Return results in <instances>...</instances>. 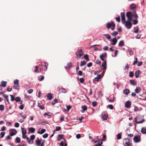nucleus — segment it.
<instances>
[{
  "label": "nucleus",
  "instance_id": "obj_1",
  "mask_svg": "<svg viewBox=\"0 0 146 146\" xmlns=\"http://www.w3.org/2000/svg\"><path fill=\"white\" fill-rule=\"evenodd\" d=\"M123 144L124 146H131V140L129 138H125L123 140Z\"/></svg>",
  "mask_w": 146,
  "mask_h": 146
},
{
  "label": "nucleus",
  "instance_id": "obj_2",
  "mask_svg": "<svg viewBox=\"0 0 146 146\" xmlns=\"http://www.w3.org/2000/svg\"><path fill=\"white\" fill-rule=\"evenodd\" d=\"M40 65L41 67L40 68H41L44 71L46 70L47 67L46 62H41Z\"/></svg>",
  "mask_w": 146,
  "mask_h": 146
},
{
  "label": "nucleus",
  "instance_id": "obj_3",
  "mask_svg": "<svg viewBox=\"0 0 146 146\" xmlns=\"http://www.w3.org/2000/svg\"><path fill=\"white\" fill-rule=\"evenodd\" d=\"M142 117L140 116H138L135 118V121L137 123H142L144 121V119H142Z\"/></svg>",
  "mask_w": 146,
  "mask_h": 146
},
{
  "label": "nucleus",
  "instance_id": "obj_4",
  "mask_svg": "<svg viewBox=\"0 0 146 146\" xmlns=\"http://www.w3.org/2000/svg\"><path fill=\"white\" fill-rule=\"evenodd\" d=\"M131 21H125V26L127 29H130L132 26L131 23L130 22Z\"/></svg>",
  "mask_w": 146,
  "mask_h": 146
},
{
  "label": "nucleus",
  "instance_id": "obj_5",
  "mask_svg": "<svg viewBox=\"0 0 146 146\" xmlns=\"http://www.w3.org/2000/svg\"><path fill=\"white\" fill-rule=\"evenodd\" d=\"M9 134L11 136H13L15 135L17 133V130L14 129H11L9 130Z\"/></svg>",
  "mask_w": 146,
  "mask_h": 146
},
{
  "label": "nucleus",
  "instance_id": "obj_6",
  "mask_svg": "<svg viewBox=\"0 0 146 146\" xmlns=\"http://www.w3.org/2000/svg\"><path fill=\"white\" fill-rule=\"evenodd\" d=\"M131 14L132 13L130 12H127L126 13V16L127 17L128 21H132V20Z\"/></svg>",
  "mask_w": 146,
  "mask_h": 146
},
{
  "label": "nucleus",
  "instance_id": "obj_7",
  "mask_svg": "<svg viewBox=\"0 0 146 146\" xmlns=\"http://www.w3.org/2000/svg\"><path fill=\"white\" fill-rule=\"evenodd\" d=\"M83 52L82 49L78 50L76 52V56L79 58H80L83 55Z\"/></svg>",
  "mask_w": 146,
  "mask_h": 146
},
{
  "label": "nucleus",
  "instance_id": "obj_8",
  "mask_svg": "<svg viewBox=\"0 0 146 146\" xmlns=\"http://www.w3.org/2000/svg\"><path fill=\"white\" fill-rule=\"evenodd\" d=\"M135 143L139 142L141 141V137L140 136H135L133 139Z\"/></svg>",
  "mask_w": 146,
  "mask_h": 146
},
{
  "label": "nucleus",
  "instance_id": "obj_9",
  "mask_svg": "<svg viewBox=\"0 0 146 146\" xmlns=\"http://www.w3.org/2000/svg\"><path fill=\"white\" fill-rule=\"evenodd\" d=\"M121 21L123 24H124L125 22V17L124 12H122L121 13Z\"/></svg>",
  "mask_w": 146,
  "mask_h": 146
},
{
  "label": "nucleus",
  "instance_id": "obj_10",
  "mask_svg": "<svg viewBox=\"0 0 146 146\" xmlns=\"http://www.w3.org/2000/svg\"><path fill=\"white\" fill-rule=\"evenodd\" d=\"M125 108H129L131 107V102L129 101H127L125 103Z\"/></svg>",
  "mask_w": 146,
  "mask_h": 146
},
{
  "label": "nucleus",
  "instance_id": "obj_11",
  "mask_svg": "<svg viewBox=\"0 0 146 146\" xmlns=\"http://www.w3.org/2000/svg\"><path fill=\"white\" fill-rule=\"evenodd\" d=\"M7 82H5L4 81H2L1 82V84L0 85V88L2 87H5L6 86V84Z\"/></svg>",
  "mask_w": 146,
  "mask_h": 146
},
{
  "label": "nucleus",
  "instance_id": "obj_12",
  "mask_svg": "<svg viewBox=\"0 0 146 146\" xmlns=\"http://www.w3.org/2000/svg\"><path fill=\"white\" fill-rule=\"evenodd\" d=\"M111 41L112 43H111V44L112 45H115L117 42V39L115 38H113L112 39Z\"/></svg>",
  "mask_w": 146,
  "mask_h": 146
},
{
  "label": "nucleus",
  "instance_id": "obj_13",
  "mask_svg": "<svg viewBox=\"0 0 146 146\" xmlns=\"http://www.w3.org/2000/svg\"><path fill=\"white\" fill-rule=\"evenodd\" d=\"M58 91L60 93H65L66 92V90L63 88H61L59 89Z\"/></svg>",
  "mask_w": 146,
  "mask_h": 146
},
{
  "label": "nucleus",
  "instance_id": "obj_14",
  "mask_svg": "<svg viewBox=\"0 0 146 146\" xmlns=\"http://www.w3.org/2000/svg\"><path fill=\"white\" fill-rule=\"evenodd\" d=\"M140 71L139 70L136 71L135 72V76L136 78H137L140 74Z\"/></svg>",
  "mask_w": 146,
  "mask_h": 146
},
{
  "label": "nucleus",
  "instance_id": "obj_15",
  "mask_svg": "<svg viewBox=\"0 0 146 146\" xmlns=\"http://www.w3.org/2000/svg\"><path fill=\"white\" fill-rule=\"evenodd\" d=\"M131 16L132 17H133L135 19H137L138 18V17L136 13V12L135 11H134L132 13Z\"/></svg>",
  "mask_w": 146,
  "mask_h": 146
},
{
  "label": "nucleus",
  "instance_id": "obj_16",
  "mask_svg": "<svg viewBox=\"0 0 146 146\" xmlns=\"http://www.w3.org/2000/svg\"><path fill=\"white\" fill-rule=\"evenodd\" d=\"M106 61H104V62L102 63V66L103 67V69H105L106 68Z\"/></svg>",
  "mask_w": 146,
  "mask_h": 146
},
{
  "label": "nucleus",
  "instance_id": "obj_17",
  "mask_svg": "<svg viewBox=\"0 0 146 146\" xmlns=\"http://www.w3.org/2000/svg\"><path fill=\"white\" fill-rule=\"evenodd\" d=\"M82 111L81 112L82 113L84 112V111H86L87 109V107L85 105H84L82 106Z\"/></svg>",
  "mask_w": 146,
  "mask_h": 146
},
{
  "label": "nucleus",
  "instance_id": "obj_18",
  "mask_svg": "<svg viewBox=\"0 0 146 146\" xmlns=\"http://www.w3.org/2000/svg\"><path fill=\"white\" fill-rule=\"evenodd\" d=\"M130 9L132 10H135L136 9L135 5L134 4H132L130 6Z\"/></svg>",
  "mask_w": 146,
  "mask_h": 146
},
{
  "label": "nucleus",
  "instance_id": "obj_19",
  "mask_svg": "<svg viewBox=\"0 0 146 146\" xmlns=\"http://www.w3.org/2000/svg\"><path fill=\"white\" fill-rule=\"evenodd\" d=\"M47 97L49 100H51L53 98L52 95L51 93L48 94L47 95Z\"/></svg>",
  "mask_w": 146,
  "mask_h": 146
},
{
  "label": "nucleus",
  "instance_id": "obj_20",
  "mask_svg": "<svg viewBox=\"0 0 146 146\" xmlns=\"http://www.w3.org/2000/svg\"><path fill=\"white\" fill-rule=\"evenodd\" d=\"M104 36L105 38L108 40H110L111 39V36L108 34H104Z\"/></svg>",
  "mask_w": 146,
  "mask_h": 146
},
{
  "label": "nucleus",
  "instance_id": "obj_21",
  "mask_svg": "<svg viewBox=\"0 0 146 146\" xmlns=\"http://www.w3.org/2000/svg\"><path fill=\"white\" fill-rule=\"evenodd\" d=\"M29 132H28V134H30V133H33L35 131V128H29Z\"/></svg>",
  "mask_w": 146,
  "mask_h": 146
},
{
  "label": "nucleus",
  "instance_id": "obj_22",
  "mask_svg": "<svg viewBox=\"0 0 146 146\" xmlns=\"http://www.w3.org/2000/svg\"><path fill=\"white\" fill-rule=\"evenodd\" d=\"M101 76L100 74H98L97 75V77L94 78V80L96 81H98L99 79L101 78Z\"/></svg>",
  "mask_w": 146,
  "mask_h": 146
},
{
  "label": "nucleus",
  "instance_id": "obj_23",
  "mask_svg": "<svg viewBox=\"0 0 146 146\" xmlns=\"http://www.w3.org/2000/svg\"><path fill=\"white\" fill-rule=\"evenodd\" d=\"M111 26H112L111 23H110L108 22L106 24V27L108 29H109Z\"/></svg>",
  "mask_w": 146,
  "mask_h": 146
},
{
  "label": "nucleus",
  "instance_id": "obj_24",
  "mask_svg": "<svg viewBox=\"0 0 146 146\" xmlns=\"http://www.w3.org/2000/svg\"><path fill=\"white\" fill-rule=\"evenodd\" d=\"M130 82L131 84L133 86H135L137 84L135 82V81L133 80L132 79L130 80Z\"/></svg>",
  "mask_w": 146,
  "mask_h": 146
},
{
  "label": "nucleus",
  "instance_id": "obj_25",
  "mask_svg": "<svg viewBox=\"0 0 146 146\" xmlns=\"http://www.w3.org/2000/svg\"><path fill=\"white\" fill-rule=\"evenodd\" d=\"M141 89L139 87H137L135 90V92L137 93H138L141 91Z\"/></svg>",
  "mask_w": 146,
  "mask_h": 146
},
{
  "label": "nucleus",
  "instance_id": "obj_26",
  "mask_svg": "<svg viewBox=\"0 0 146 146\" xmlns=\"http://www.w3.org/2000/svg\"><path fill=\"white\" fill-rule=\"evenodd\" d=\"M38 106L40 108L41 110H43L45 109L44 107L43 106L41 105L39 102L38 103Z\"/></svg>",
  "mask_w": 146,
  "mask_h": 146
},
{
  "label": "nucleus",
  "instance_id": "obj_27",
  "mask_svg": "<svg viewBox=\"0 0 146 146\" xmlns=\"http://www.w3.org/2000/svg\"><path fill=\"white\" fill-rule=\"evenodd\" d=\"M129 90L128 89H125L124 90L123 92L124 94L127 95L129 92Z\"/></svg>",
  "mask_w": 146,
  "mask_h": 146
},
{
  "label": "nucleus",
  "instance_id": "obj_28",
  "mask_svg": "<svg viewBox=\"0 0 146 146\" xmlns=\"http://www.w3.org/2000/svg\"><path fill=\"white\" fill-rule=\"evenodd\" d=\"M124 44V42L123 41H120L118 44V46H122Z\"/></svg>",
  "mask_w": 146,
  "mask_h": 146
},
{
  "label": "nucleus",
  "instance_id": "obj_29",
  "mask_svg": "<svg viewBox=\"0 0 146 146\" xmlns=\"http://www.w3.org/2000/svg\"><path fill=\"white\" fill-rule=\"evenodd\" d=\"M108 117V116L106 114H104L102 117V118L104 120H106Z\"/></svg>",
  "mask_w": 146,
  "mask_h": 146
},
{
  "label": "nucleus",
  "instance_id": "obj_30",
  "mask_svg": "<svg viewBox=\"0 0 146 146\" xmlns=\"http://www.w3.org/2000/svg\"><path fill=\"white\" fill-rule=\"evenodd\" d=\"M111 23L112 24V26L113 27V28H111V29L113 31V30L115 28V24L113 22L111 21Z\"/></svg>",
  "mask_w": 146,
  "mask_h": 146
},
{
  "label": "nucleus",
  "instance_id": "obj_31",
  "mask_svg": "<svg viewBox=\"0 0 146 146\" xmlns=\"http://www.w3.org/2000/svg\"><path fill=\"white\" fill-rule=\"evenodd\" d=\"M20 142V139L19 137H17L16 138V143H19Z\"/></svg>",
  "mask_w": 146,
  "mask_h": 146
},
{
  "label": "nucleus",
  "instance_id": "obj_32",
  "mask_svg": "<svg viewBox=\"0 0 146 146\" xmlns=\"http://www.w3.org/2000/svg\"><path fill=\"white\" fill-rule=\"evenodd\" d=\"M38 140L36 141V144L37 145H39L40 144L41 141L38 139V138H37Z\"/></svg>",
  "mask_w": 146,
  "mask_h": 146
},
{
  "label": "nucleus",
  "instance_id": "obj_33",
  "mask_svg": "<svg viewBox=\"0 0 146 146\" xmlns=\"http://www.w3.org/2000/svg\"><path fill=\"white\" fill-rule=\"evenodd\" d=\"M46 131V130L45 129H42L41 131H38V133L42 134L44 133Z\"/></svg>",
  "mask_w": 146,
  "mask_h": 146
},
{
  "label": "nucleus",
  "instance_id": "obj_34",
  "mask_svg": "<svg viewBox=\"0 0 146 146\" xmlns=\"http://www.w3.org/2000/svg\"><path fill=\"white\" fill-rule=\"evenodd\" d=\"M21 100V98L19 97H16L15 99V100L17 102H19Z\"/></svg>",
  "mask_w": 146,
  "mask_h": 146
},
{
  "label": "nucleus",
  "instance_id": "obj_35",
  "mask_svg": "<svg viewBox=\"0 0 146 146\" xmlns=\"http://www.w3.org/2000/svg\"><path fill=\"white\" fill-rule=\"evenodd\" d=\"M100 58L104 62V61H106L104 59V54L101 55L100 56Z\"/></svg>",
  "mask_w": 146,
  "mask_h": 146
},
{
  "label": "nucleus",
  "instance_id": "obj_36",
  "mask_svg": "<svg viewBox=\"0 0 146 146\" xmlns=\"http://www.w3.org/2000/svg\"><path fill=\"white\" fill-rule=\"evenodd\" d=\"M105 140L106 139L104 140V139H102L101 141H100V142H99V143L97 144L96 145H98V146H101L103 143L102 141H105Z\"/></svg>",
  "mask_w": 146,
  "mask_h": 146
},
{
  "label": "nucleus",
  "instance_id": "obj_37",
  "mask_svg": "<svg viewBox=\"0 0 146 146\" xmlns=\"http://www.w3.org/2000/svg\"><path fill=\"white\" fill-rule=\"evenodd\" d=\"M44 79V77L43 76L40 75L38 78V80L40 81H41L42 80Z\"/></svg>",
  "mask_w": 146,
  "mask_h": 146
},
{
  "label": "nucleus",
  "instance_id": "obj_38",
  "mask_svg": "<svg viewBox=\"0 0 146 146\" xmlns=\"http://www.w3.org/2000/svg\"><path fill=\"white\" fill-rule=\"evenodd\" d=\"M84 58L87 61H89L90 60L87 54H86L84 56Z\"/></svg>",
  "mask_w": 146,
  "mask_h": 146
},
{
  "label": "nucleus",
  "instance_id": "obj_39",
  "mask_svg": "<svg viewBox=\"0 0 146 146\" xmlns=\"http://www.w3.org/2000/svg\"><path fill=\"white\" fill-rule=\"evenodd\" d=\"M58 102V100L56 99H54L53 100L52 102V105H54L56 103H57Z\"/></svg>",
  "mask_w": 146,
  "mask_h": 146
},
{
  "label": "nucleus",
  "instance_id": "obj_40",
  "mask_svg": "<svg viewBox=\"0 0 146 146\" xmlns=\"http://www.w3.org/2000/svg\"><path fill=\"white\" fill-rule=\"evenodd\" d=\"M19 80L18 79H16L14 80V84L19 85Z\"/></svg>",
  "mask_w": 146,
  "mask_h": 146
},
{
  "label": "nucleus",
  "instance_id": "obj_41",
  "mask_svg": "<svg viewBox=\"0 0 146 146\" xmlns=\"http://www.w3.org/2000/svg\"><path fill=\"white\" fill-rule=\"evenodd\" d=\"M22 129V135L25 134L26 133V131L24 128H21Z\"/></svg>",
  "mask_w": 146,
  "mask_h": 146
},
{
  "label": "nucleus",
  "instance_id": "obj_42",
  "mask_svg": "<svg viewBox=\"0 0 146 146\" xmlns=\"http://www.w3.org/2000/svg\"><path fill=\"white\" fill-rule=\"evenodd\" d=\"M112 99L111 98L110 99L109 98H108L107 99L109 100V102H112L114 101V97L113 96H112Z\"/></svg>",
  "mask_w": 146,
  "mask_h": 146
},
{
  "label": "nucleus",
  "instance_id": "obj_43",
  "mask_svg": "<svg viewBox=\"0 0 146 146\" xmlns=\"http://www.w3.org/2000/svg\"><path fill=\"white\" fill-rule=\"evenodd\" d=\"M38 70V68L37 66H36L35 67V70H34V72H37Z\"/></svg>",
  "mask_w": 146,
  "mask_h": 146
},
{
  "label": "nucleus",
  "instance_id": "obj_44",
  "mask_svg": "<svg viewBox=\"0 0 146 146\" xmlns=\"http://www.w3.org/2000/svg\"><path fill=\"white\" fill-rule=\"evenodd\" d=\"M116 137L117 138V139H120L121 138V135L119 133H118L116 135Z\"/></svg>",
  "mask_w": 146,
  "mask_h": 146
},
{
  "label": "nucleus",
  "instance_id": "obj_45",
  "mask_svg": "<svg viewBox=\"0 0 146 146\" xmlns=\"http://www.w3.org/2000/svg\"><path fill=\"white\" fill-rule=\"evenodd\" d=\"M86 62L81 61L80 66H82L86 64Z\"/></svg>",
  "mask_w": 146,
  "mask_h": 146
},
{
  "label": "nucleus",
  "instance_id": "obj_46",
  "mask_svg": "<svg viewBox=\"0 0 146 146\" xmlns=\"http://www.w3.org/2000/svg\"><path fill=\"white\" fill-rule=\"evenodd\" d=\"M141 131L143 133H146V128H141Z\"/></svg>",
  "mask_w": 146,
  "mask_h": 146
},
{
  "label": "nucleus",
  "instance_id": "obj_47",
  "mask_svg": "<svg viewBox=\"0 0 146 146\" xmlns=\"http://www.w3.org/2000/svg\"><path fill=\"white\" fill-rule=\"evenodd\" d=\"M4 106L3 105H0V110L2 111L4 110Z\"/></svg>",
  "mask_w": 146,
  "mask_h": 146
},
{
  "label": "nucleus",
  "instance_id": "obj_48",
  "mask_svg": "<svg viewBox=\"0 0 146 146\" xmlns=\"http://www.w3.org/2000/svg\"><path fill=\"white\" fill-rule=\"evenodd\" d=\"M129 76L130 77H133L134 76L133 72L132 71H130L129 73Z\"/></svg>",
  "mask_w": 146,
  "mask_h": 146
},
{
  "label": "nucleus",
  "instance_id": "obj_49",
  "mask_svg": "<svg viewBox=\"0 0 146 146\" xmlns=\"http://www.w3.org/2000/svg\"><path fill=\"white\" fill-rule=\"evenodd\" d=\"M128 52L129 53L130 55H131L133 54V51H132L131 49H128Z\"/></svg>",
  "mask_w": 146,
  "mask_h": 146
},
{
  "label": "nucleus",
  "instance_id": "obj_50",
  "mask_svg": "<svg viewBox=\"0 0 146 146\" xmlns=\"http://www.w3.org/2000/svg\"><path fill=\"white\" fill-rule=\"evenodd\" d=\"M10 96H11V101H14L15 100V97L12 95H10Z\"/></svg>",
  "mask_w": 146,
  "mask_h": 146
},
{
  "label": "nucleus",
  "instance_id": "obj_51",
  "mask_svg": "<svg viewBox=\"0 0 146 146\" xmlns=\"http://www.w3.org/2000/svg\"><path fill=\"white\" fill-rule=\"evenodd\" d=\"M44 115H47L48 116H50L51 115V113L50 112H48V113H44Z\"/></svg>",
  "mask_w": 146,
  "mask_h": 146
},
{
  "label": "nucleus",
  "instance_id": "obj_52",
  "mask_svg": "<svg viewBox=\"0 0 146 146\" xmlns=\"http://www.w3.org/2000/svg\"><path fill=\"white\" fill-rule=\"evenodd\" d=\"M117 31H114L112 33V36H115L117 34Z\"/></svg>",
  "mask_w": 146,
  "mask_h": 146
},
{
  "label": "nucleus",
  "instance_id": "obj_53",
  "mask_svg": "<svg viewBox=\"0 0 146 146\" xmlns=\"http://www.w3.org/2000/svg\"><path fill=\"white\" fill-rule=\"evenodd\" d=\"M68 68H70L72 67V63L71 62H70L68 64Z\"/></svg>",
  "mask_w": 146,
  "mask_h": 146
},
{
  "label": "nucleus",
  "instance_id": "obj_54",
  "mask_svg": "<svg viewBox=\"0 0 146 146\" xmlns=\"http://www.w3.org/2000/svg\"><path fill=\"white\" fill-rule=\"evenodd\" d=\"M97 104V103L96 102H92V105L93 107L96 106Z\"/></svg>",
  "mask_w": 146,
  "mask_h": 146
},
{
  "label": "nucleus",
  "instance_id": "obj_55",
  "mask_svg": "<svg viewBox=\"0 0 146 146\" xmlns=\"http://www.w3.org/2000/svg\"><path fill=\"white\" fill-rule=\"evenodd\" d=\"M110 109L113 110V107L112 105H109L108 106Z\"/></svg>",
  "mask_w": 146,
  "mask_h": 146
},
{
  "label": "nucleus",
  "instance_id": "obj_56",
  "mask_svg": "<svg viewBox=\"0 0 146 146\" xmlns=\"http://www.w3.org/2000/svg\"><path fill=\"white\" fill-rule=\"evenodd\" d=\"M120 19L119 16H118L117 17H116L115 18L116 21L118 22H120Z\"/></svg>",
  "mask_w": 146,
  "mask_h": 146
},
{
  "label": "nucleus",
  "instance_id": "obj_57",
  "mask_svg": "<svg viewBox=\"0 0 146 146\" xmlns=\"http://www.w3.org/2000/svg\"><path fill=\"white\" fill-rule=\"evenodd\" d=\"M48 136V134L47 133H45L42 135L43 137L44 138H46Z\"/></svg>",
  "mask_w": 146,
  "mask_h": 146
},
{
  "label": "nucleus",
  "instance_id": "obj_58",
  "mask_svg": "<svg viewBox=\"0 0 146 146\" xmlns=\"http://www.w3.org/2000/svg\"><path fill=\"white\" fill-rule=\"evenodd\" d=\"M133 24L134 25H136L138 23L137 20V19L133 20Z\"/></svg>",
  "mask_w": 146,
  "mask_h": 146
},
{
  "label": "nucleus",
  "instance_id": "obj_59",
  "mask_svg": "<svg viewBox=\"0 0 146 146\" xmlns=\"http://www.w3.org/2000/svg\"><path fill=\"white\" fill-rule=\"evenodd\" d=\"M19 85L14 84L13 86V88L16 89H17V87L19 86Z\"/></svg>",
  "mask_w": 146,
  "mask_h": 146
},
{
  "label": "nucleus",
  "instance_id": "obj_60",
  "mask_svg": "<svg viewBox=\"0 0 146 146\" xmlns=\"http://www.w3.org/2000/svg\"><path fill=\"white\" fill-rule=\"evenodd\" d=\"M35 136L34 135H32L30 137V139L31 140H33L35 139Z\"/></svg>",
  "mask_w": 146,
  "mask_h": 146
},
{
  "label": "nucleus",
  "instance_id": "obj_61",
  "mask_svg": "<svg viewBox=\"0 0 146 146\" xmlns=\"http://www.w3.org/2000/svg\"><path fill=\"white\" fill-rule=\"evenodd\" d=\"M80 82L82 83L84 81V79L83 78H81L80 79Z\"/></svg>",
  "mask_w": 146,
  "mask_h": 146
},
{
  "label": "nucleus",
  "instance_id": "obj_62",
  "mask_svg": "<svg viewBox=\"0 0 146 146\" xmlns=\"http://www.w3.org/2000/svg\"><path fill=\"white\" fill-rule=\"evenodd\" d=\"M5 133L4 132H1L0 133V135H1V138H3L4 136Z\"/></svg>",
  "mask_w": 146,
  "mask_h": 146
},
{
  "label": "nucleus",
  "instance_id": "obj_63",
  "mask_svg": "<svg viewBox=\"0 0 146 146\" xmlns=\"http://www.w3.org/2000/svg\"><path fill=\"white\" fill-rule=\"evenodd\" d=\"M33 91V90L32 89H30L28 91V92L30 94L32 93Z\"/></svg>",
  "mask_w": 146,
  "mask_h": 146
},
{
  "label": "nucleus",
  "instance_id": "obj_64",
  "mask_svg": "<svg viewBox=\"0 0 146 146\" xmlns=\"http://www.w3.org/2000/svg\"><path fill=\"white\" fill-rule=\"evenodd\" d=\"M92 62H89L87 64V66L88 67H90L92 66Z\"/></svg>",
  "mask_w": 146,
  "mask_h": 146
}]
</instances>
